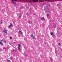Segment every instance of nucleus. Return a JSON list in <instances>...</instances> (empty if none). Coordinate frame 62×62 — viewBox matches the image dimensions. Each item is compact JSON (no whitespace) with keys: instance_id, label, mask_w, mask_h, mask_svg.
<instances>
[{"instance_id":"nucleus-1","label":"nucleus","mask_w":62,"mask_h":62,"mask_svg":"<svg viewBox=\"0 0 62 62\" xmlns=\"http://www.w3.org/2000/svg\"><path fill=\"white\" fill-rule=\"evenodd\" d=\"M25 1H26L27 2L29 3H31V2H38V0H12V2H11L12 3H14V5H16V3L13 2V1H20L21 2H25Z\"/></svg>"},{"instance_id":"nucleus-2","label":"nucleus","mask_w":62,"mask_h":62,"mask_svg":"<svg viewBox=\"0 0 62 62\" xmlns=\"http://www.w3.org/2000/svg\"><path fill=\"white\" fill-rule=\"evenodd\" d=\"M62 1V0H47L48 2H54V1Z\"/></svg>"},{"instance_id":"nucleus-3","label":"nucleus","mask_w":62,"mask_h":62,"mask_svg":"<svg viewBox=\"0 0 62 62\" xmlns=\"http://www.w3.org/2000/svg\"><path fill=\"white\" fill-rule=\"evenodd\" d=\"M18 50H19V51H20V47H21V45L20 44H19L18 45Z\"/></svg>"},{"instance_id":"nucleus-4","label":"nucleus","mask_w":62,"mask_h":62,"mask_svg":"<svg viewBox=\"0 0 62 62\" xmlns=\"http://www.w3.org/2000/svg\"><path fill=\"white\" fill-rule=\"evenodd\" d=\"M8 30H3L5 34H7V32H8Z\"/></svg>"},{"instance_id":"nucleus-5","label":"nucleus","mask_w":62,"mask_h":62,"mask_svg":"<svg viewBox=\"0 0 62 62\" xmlns=\"http://www.w3.org/2000/svg\"><path fill=\"white\" fill-rule=\"evenodd\" d=\"M0 41H2L3 42H4V43H5L6 41L3 40V39L0 40Z\"/></svg>"},{"instance_id":"nucleus-6","label":"nucleus","mask_w":62,"mask_h":62,"mask_svg":"<svg viewBox=\"0 0 62 62\" xmlns=\"http://www.w3.org/2000/svg\"><path fill=\"white\" fill-rule=\"evenodd\" d=\"M12 26V24L11 23H10V25L9 26V27H11Z\"/></svg>"},{"instance_id":"nucleus-7","label":"nucleus","mask_w":62,"mask_h":62,"mask_svg":"<svg viewBox=\"0 0 62 62\" xmlns=\"http://www.w3.org/2000/svg\"><path fill=\"white\" fill-rule=\"evenodd\" d=\"M19 32L21 34H23V32L21 31H19Z\"/></svg>"},{"instance_id":"nucleus-8","label":"nucleus","mask_w":62,"mask_h":62,"mask_svg":"<svg viewBox=\"0 0 62 62\" xmlns=\"http://www.w3.org/2000/svg\"><path fill=\"white\" fill-rule=\"evenodd\" d=\"M39 1L40 2H44V0H39Z\"/></svg>"},{"instance_id":"nucleus-9","label":"nucleus","mask_w":62,"mask_h":62,"mask_svg":"<svg viewBox=\"0 0 62 62\" xmlns=\"http://www.w3.org/2000/svg\"><path fill=\"white\" fill-rule=\"evenodd\" d=\"M41 20H45V19H44V17H42L41 18Z\"/></svg>"},{"instance_id":"nucleus-10","label":"nucleus","mask_w":62,"mask_h":62,"mask_svg":"<svg viewBox=\"0 0 62 62\" xmlns=\"http://www.w3.org/2000/svg\"><path fill=\"white\" fill-rule=\"evenodd\" d=\"M49 14H47V17H48V16H49Z\"/></svg>"},{"instance_id":"nucleus-11","label":"nucleus","mask_w":62,"mask_h":62,"mask_svg":"<svg viewBox=\"0 0 62 62\" xmlns=\"http://www.w3.org/2000/svg\"><path fill=\"white\" fill-rule=\"evenodd\" d=\"M54 28H56V25H54Z\"/></svg>"},{"instance_id":"nucleus-12","label":"nucleus","mask_w":62,"mask_h":62,"mask_svg":"<svg viewBox=\"0 0 62 62\" xmlns=\"http://www.w3.org/2000/svg\"><path fill=\"white\" fill-rule=\"evenodd\" d=\"M50 34L51 35H53V32H51V33Z\"/></svg>"},{"instance_id":"nucleus-13","label":"nucleus","mask_w":62,"mask_h":62,"mask_svg":"<svg viewBox=\"0 0 62 62\" xmlns=\"http://www.w3.org/2000/svg\"><path fill=\"white\" fill-rule=\"evenodd\" d=\"M7 61H8V62H10V60H7Z\"/></svg>"},{"instance_id":"nucleus-14","label":"nucleus","mask_w":62,"mask_h":62,"mask_svg":"<svg viewBox=\"0 0 62 62\" xmlns=\"http://www.w3.org/2000/svg\"><path fill=\"white\" fill-rule=\"evenodd\" d=\"M13 51H14V52H16V50H14V49H13Z\"/></svg>"},{"instance_id":"nucleus-15","label":"nucleus","mask_w":62,"mask_h":62,"mask_svg":"<svg viewBox=\"0 0 62 62\" xmlns=\"http://www.w3.org/2000/svg\"><path fill=\"white\" fill-rule=\"evenodd\" d=\"M0 24H2V21H1L0 22Z\"/></svg>"},{"instance_id":"nucleus-16","label":"nucleus","mask_w":62,"mask_h":62,"mask_svg":"<svg viewBox=\"0 0 62 62\" xmlns=\"http://www.w3.org/2000/svg\"><path fill=\"white\" fill-rule=\"evenodd\" d=\"M2 44V42H0V44Z\"/></svg>"},{"instance_id":"nucleus-17","label":"nucleus","mask_w":62,"mask_h":62,"mask_svg":"<svg viewBox=\"0 0 62 62\" xmlns=\"http://www.w3.org/2000/svg\"><path fill=\"white\" fill-rule=\"evenodd\" d=\"M3 49H6V48L5 47H4L3 48Z\"/></svg>"},{"instance_id":"nucleus-18","label":"nucleus","mask_w":62,"mask_h":62,"mask_svg":"<svg viewBox=\"0 0 62 62\" xmlns=\"http://www.w3.org/2000/svg\"><path fill=\"white\" fill-rule=\"evenodd\" d=\"M31 37H33V35L32 34L31 35Z\"/></svg>"},{"instance_id":"nucleus-19","label":"nucleus","mask_w":62,"mask_h":62,"mask_svg":"<svg viewBox=\"0 0 62 62\" xmlns=\"http://www.w3.org/2000/svg\"><path fill=\"white\" fill-rule=\"evenodd\" d=\"M61 44H60V43H59V44H58V45H60Z\"/></svg>"},{"instance_id":"nucleus-20","label":"nucleus","mask_w":62,"mask_h":62,"mask_svg":"<svg viewBox=\"0 0 62 62\" xmlns=\"http://www.w3.org/2000/svg\"><path fill=\"white\" fill-rule=\"evenodd\" d=\"M21 16H22L21 15H20L19 16V17L20 18V17H21Z\"/></svg>"},{"instance_id":"nucleus-21","label":"nucleus","mask_w":62,"mask_h":62,"mask_svg":"<svg viewBox=\"0 0 62 62\" xmlns=\"http://www.w3.org/2000/svg\"><path fill=\"white\" fill-rule=\"evenodd\" d=\"M10 58H11V59H12V57H10Z\"/></svg>"},{"instance_id":"nucleus-22","label":"nucleus","mask_w":62,"mask_h":62,"mask_svg":"<svg viewBox=\"0 0 62 62\" xmlns=\"http://www.w3.org/2000/svg\"><path fill=\"white\" fill-rule=\"evenodd\" d=\"M10 39H12V37H10Z\"/></svg>"},{"instance_id":"nucleus-23","label":"nucleus","mask_w":62,"mask_h":62,"mask_svg":"<svg viewBox=\"0 0 62 62\" xmlns=\"http://www.w3.org/2000/svg\"><path fill=\"white\" fill-rule=\"evenodd\" d=\"M2 45H3V43H2L1 44Z\"/></svg>"},{"instance_id":"nucleus-24","label":"nucleus","mask_w":62,"mask_h":62,"mask_svg":"<svg viewBox=\"0 0 62 62\" xmlns=\"http://www.w3.org/2000/svg\"><path fill=\"white\" fill-rule=\"evenodd\" d=\"M41 26V25L40 24V26Z\"/></svg>"},{"instance_id":"nucleus-25","label":"nucleus","mask_w":62,"mask_h":62,"mask_svg":"<svg viewBox=\"0 0 62 62\" xmlns=\"http://www.w3.org/2000/svg\"><path fill=\"white\" fill-rule=\"evenodd\" d=\"M53 36H54H54H55V35H53Z\"/></svg>"},{"instance_id":"nucleus-26","label":"nucleus","mask_w":62,"mask_h":62,"mask_svg":"<svg viewBox=\"0 0 62 62\" xmlns=\"http://www.w3.org/2000/svg\"><path fill=\"white\" fill-rule=\"evenodd\" d=\"M34 38H35V36H34Z\"/></svg>"},{"instance_id":"nucleus-27","label":"nucleus","mask_w":62,"mask_h":62,"mask_svg":"<svg viewBox=\"0 0 62 62\" xmlns=\"http://www.w3.org/2000/svg\"><path fill=\"white\" fill-rule=\"evenodd\" d=\"M55 53L56 54V52H55Z\"/></svg>"}]
</instances>
